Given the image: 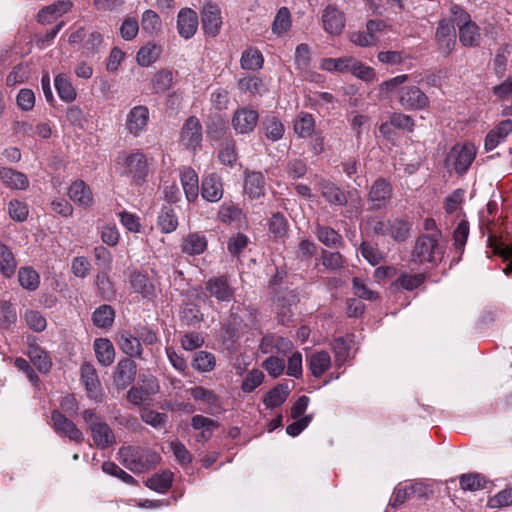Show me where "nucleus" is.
<instances>
[{"instance_id":"obj_61","label":"nucleus","mask_w":512,"mask_h":512,"mask_svg":"<svg viewBox=\"0 0 512 512\" xmlns=\"http://www.w3.org/2000/svg\"><path fill=\"white\" fill-rule=\"evenodd\" d=\"M262 367L271 377L277 378L283 373L285 362L279 357L270 356L262 363Z\"/></svg>"},{"instance_id":"obj_18","label":"nucleus","mask_w":512,"mask_h":512,"mask_svg":"<svg viewBox=\"0 0 512 512\" xmlns=\"http://www.w3.org/2000/svg\"><path fill=\"white\" fill-rule=\"evenodd\" d=\"M198 15L190 9H181L177 15V31L184 39L192 38L198 29Z\"/></svg>"},{"instance_id":"obj_43","label":"nucleus","mask_w":512,"mask_h":512,"mask_svg":"<svg viewBox=\"0 0 512 512\" xmlns=\"http://www.w3.org/2000/svg\"><path fill=\"white\" fill-rule=\"evenodd\" d=\"M157 225L163 233H172L177 229L178 219L175 212L172 209L164 207L157 219Z\"/></svg>"},{"instance_id":"obj_2","label":"nucleus","mask_w":512,"mask_h":512,"mask_svg":"<svg viewBox=\"0 0 512 512\" xmlns=\"http://www.w3.org/2000/svg\"><path fill=\"white\" fill-rule=\"evenodd\" d=\"M118 456L123 465L133 473H142L159 461V455L156 452L138 446L121 447Z\"/></svg>"},{"instance_id":"obj_14","label":"nucleus","mask_w":512,"mask_h":512,"mask_svg":"<svg viewBox=\"0 0 512 512\" xmlns=\"http://www.w3.org/2000/svg\"><path fill=\"white\" fill-rule=\"evenodd\" d=\"M435 39L439 45L440 51L444 55H449L456 43V31L454 25L447 19L440 20L436 29Z\"/></svg>"},{"instance_id":"obj_10","label":"nucleus","mask_w":512,"mask_h":512,"mask_svg":"<svg viewBox=\"0 0 512 512\" xmlns=\"http://www.w3.org/2000/svg\"><path fill=\"white\" fill-rule=\"evenodd\" d=\"M205 289L219 302H230L235 293V289L230 285L227 277L217 276L206 281Z\"/></svg>"},{"instance_id":"obj_52","label":"nucleus","mask_w":512,"mask_h":512,"mask_svg":"<svg viewBox=\"0 0 512 512\" xmlns=\"http://www.w3.org/2000/svg\"><path fill=\"white\" fill-rule=\"evenodd\" d=\"M460 486L463 490L477 491L486 487V479L478 473L464 474L460 477Z\"/></svg>"},{"instance_id":"obj_53","label":"nucleus","mask_w":512,"mask_h":512,"mask_svg":"<svg viewBox=\"0 0 512 512\" xmlns=\"http://www.w3.org/2000/svg\"><path fill=\"white\" fill-rule=\"evenodd\" d=\"M348 73H351L357 78L366 82H370L375 78L374 70L371 67L364 65L361 61L354 57H352V62L350 63Z\"/></svg>"},{"instance_id":"obj_51","label":"nucleus","mask_w":512,"mask_h":512,"mask_svg":"<svg viewBox=\"0 0 512 512\" xmlns=\"http://www.w3.org/2000/svg\"><path fill=\"white\" fill-rule=\"evenodd\" d=\"M20 285L28 290H35L39 286V275L30 267H23L18 273Z\"/></svg>"},{"instance_id":"obj_22","label":"nucleus","mask_w":512,"mask_h":512,"mask_svg":"<svg viewBox=\"0 0 512 512\" xmlns=\"http://www.w3.org/2000/svg\"><path fill=\"white\" fill-rule=\"evenodd\" d=\"M180 180L188 202H194L199 194V179L191 167H184L180 172Z\"/></svg>"},{"instance_id":"obj_25","label":"nucleus","mask_w":512,"mask_h":512,"mask_svg":"<svg viewBox=\"0 0 512 512\" xmlns=\"http://www.w3.org/2000/svg\"><path fill=\"white\" fill-rule=\"evenodd\" d=\"M81 378L85 385L88 397L97 399L100 396L101 388L97 372L93 365L84 363L81 367Z\"/></svg>"},{"instance_id":"obj_6","label":"nucleus","mask_w":512,"mask_h":512,"mask_svg":"<svg viewBox=\"0 0 512 512\" xmlns=\"http://www.w3.org/2000/svg\"><path fill=\"white\" fill-rule=\"evenodd\" d=\"M150 121V111L145 105L132 107L126 115L125 129L128 134L139 137L147 131Z\"/></svg>"},{"instance_id":"obj_8","label":"nucleus","mask_w":512,"mask_h":512,"mask_svg":"<svg viewBox=\"0 0 512 512\" xmlns=\"http://www.w3.org/2000/svg\"><path fill=\"white\" fill-rule=\"evenodd\" d=\"M393 189L385 179H377L368 194L369 209L378 211L385 209L392 198Z\"/></svg>"},{"instance_id":"obj_47","label":"nucleus","mask_w":512,"mask_h":512,"mask_svg":"<svg viewBox=\"0 0 512 512\" xmlns=\"http://www.w3.org/2000/svg\"><path fill=\"white\" fill-rule=\"evenodd\" d=\"M16 260L11 250L0 244V271L3 276L10 278L16 270Z\"/></svg>"},{"instance_id":"obj_62","label":"nucleus","mask_w":512,"mask_h":512,"mask_svg":"<svg viewBox=\"0 0 512 512\" xmlns=\"http://www.w3.org/2000/svg\"><path fill=\"white\" fill-rule=\"evenodd\" d=\"M141 419L143 422L154 428H160L165 425L167 415L164 413L145 409L141 413Z\"/></svg>"},{"instance_id":"obj_59","label":"nucleus","mask_w":512,"mask_h":512,"mask_svg":"<svg viewBox=\"0 0 512 512\" xmlns=\"http://www.w3.org/2000/svg\"><path fill=\"white\" fill-rule=\"evenodd\" d=\"M512 504V487L505 488L489 498L488 506L492 509L502 508Z\"/></svg>"},{"instance_id":"obj_39","label":"nucleus","mask_w":512,"mask_h":512,"mask_svg":"<svg viewBox=\"0 0 512 512\" xmlns=\"http://www.w3.org/2000/svg\"><path fill=\"white\" fill-rule=\"evenodd\" d=\"M292 26L291 14L287 7H281L273 20L272 33L277 36H282L287 33Z\"/></svg>"},{"instance_id":"obj_42","label":"nucleus","mask_w":512,"mask_h":512,"mask_svg":"<svg viewBox=\"0 0 512 512\" xmlns=\"http://www.w3.org/2000/svg\"><path fill=\"white\" fill-rule=\"evenodd\" d=\"M216 366L214 354L207 351H198L192 360V367L198 372H210Z\"/></svg>"},{"instance_id":"obj_21","label":"nucleus","mask_w":512,"mask_h":512,"mask_svg":"<svg viewBox=\"0 0 512 512\" xmlns=\"http://www.w3.org/2000/svg\"><path fill=\"white\" fill-rule=\"evenodd\" d=\"M207 245V238L204 234L192 232L183 237L181 251L189 256H197L205 252Z\"/></svg>"},{"instance_id":"obj_16","label":"nucleus","mask_w":512,"mask_h":512,"mask_svg":"<svg viewBox=\"0 0 512 512\" xmlns=\"http://www.w3.org/2000/svg\"><path fill=\"white\" fill-rule=\"evenodd\" d=\"M202 26L205 34L215 37L220 33L222 18L220 8L213 3L204 5L202 11Z\"/></svg>"},{"instance_id":"obj_45","label":"nucleus","mask_w":512,"mask_h":512,"mask_svg":"<svg viewBox=\"0 0 512 512\" xmlns=\"http://www.w3.org/2000/svg\"><path fill=\"white\" fill-rule=\"evenodd\" d=\"M173 84V73L169 70L158 71L151 80V90L154 93H164Z\"/></svg>"},{"instance_id":"obj_35","label":"nucleus","mask_w":512,"mask_h":512,"mask_svg":"<svg viewBox=\"0 0 512 512\" xmlns=\"http://www.w3.org/2000/svg\"><path fill=\"white\" fill-rule=\"evenodd\" d=\"M315 235L317 239L327 247L338 248L343 244L341 235L328 226L317 224L315 227Z\"/></svg>"},{"instance_id":"obj_46","label":"nucleus","mask_w":512,"mask_h":512,"mask_svg":"<svg viewBox=\"0 0 512 512\" xmlns=\"http://www.w3.org/2000/svg\"><path fill=\"white\" fill-rule=\"evenodd\" d=\"M289 395V389L286 385H277L271 389L264 397V405L267 408H275L285 402Z\"/></svg>"},{"instance_id":"obj_56","label":"nucleus","mask_w":512,"mask_h":512,"mask_svg":"<svg viewBox=\"0 0 512 512\" xmlns=\"http://www.w3.org/2000/svg\"><path fill=\"white\" fill-rule=\"evenodd\" d=\"M28 213V206L25 202L13 199L8 203V214L13 220L23 222L27 219Z\"/></svg>"},{"instance_id":"obj_40","label":"nucleus","mask_w":512,"mask_h":512,"mask_svg":"<svg viewBox=\"0 0 512 512\" xmlns=\"http://www.w3.org/2000/svg\"><path fill=\"white\" fill-rule=\"evenodd\" d=\"M142 30L149 36L158 35L162 29L159 15L153 10H145L141 18Z\"/></svg>"},{"instance_id":"obj_50","label":"nucleus","mask_w":512,"mask_h":512,"mask_svg":"<svg viewBox=\"0 0 512 512\" xmlns=\"http://www.w3.org/2000/svg\"><path fill=\"white\" fill-rule=\"evenodd\" d=\"M173 474L170 471H164L161 474L152 476L147 480V486L159 493L166 492L172 485Z\"/></svg>"},{"instance_id":"obj_12","label":"nucleus","mask_w":512,"mask_h":512,"mask_svg":"<svg viewBox=\"0 0 512 512\" xmlns=\"http://www.w3.org/2000/svg\"><path fill=\"white\" fill-rule=\"evenodd\" d=\"M259 119L256 110L249 108H240L234 112L232 117V126L239 134H248L254 130Z\"/></svg>"},{"instance_id":"obj_54","label":"nucleus","mask_w":512,"mask_h":512,"mask_svg":"<svg viewBox=\"0 0 512 512\" xmlns=\"http://www.w3.org/2000/svg\"><path fill=\"white\" fill-rule=\"evenodd\" d=\"M239 89L243 92L261 95L266 91L264 83L258 77L248 76L239 80Z\"/></svg>"},{"instance_id":"obj_64","label":"nucleus","mask_w":512,"mask_h":512,"mask_svg":"<svg viewBox=\"0 0 512 512\" xmlns=\"http://www.w3.org/2000/svg\"><path fill=\"white\" fill-rule=\"evenodd\" d=\"M103 44V36L98 31H92L85 37L83 48L86 54L97 53Z\"/></svg>"},{"instance_id":"obj_37","label":"nucleus","mask_w":512,"mask_h":512,"mask_svg":"<svg viewBox=\"0 0 512 512\" xmlns=\"http://www.w3.org/2000/svg\"><path fill=\"white\" fill-rule=\"evenodd\" d=\"M321 195L331 204L345 205L347 203L346 195L334 183L323 181L320 183Z\"/></svg>"},{"instance_id":"obj_28","label":"nucleus","mask_w":512,"mask_h":512,"mask_svg":"<svg viewBox=\"0 0 512 512\" xmlns=\"http://www.w3.org/2000/svg\"><path fill=\"white\" fill-rule=\"evenodd\" d=\"M0 180L7 187L16 190H24L29 185V180L24 173L7 167L0 169Z\"/></svg>"},{"instance_id":"obj_19","label":"nucleus","mask_w":512,"mask_h":512,"mask_svg":"<svg viewBox=\"0 0 512 512\" xmlns=\"http://www.w3.org/2000/svg\"><path fill=\"white\" fill-rule=\"evenodd\" d=\"M244 193L250 199H259L265 195L266 180L261 172L248 171L244 172Z\"/></svg>"},{"instance_id":"obj_49","label":"nucleus","mask_w":512,"mask_h":512,"mask_svg":"<svg viewBox=\"0 0 512 512\" xmlns=\"http://www.w3.org/2000/svg\"><path fill=\"white\" fill-rule=\"evenodd\" d=\"M114 310L109 305H102L98 307L93 315L92 320L95 326L100 328H106L112 325L114 321Z\"/></svg>"},{"instance_id":"obj_11","label":"nucleus","mask_w":512,"mask_h":512,"mask_svg":"<svg viewBox=\"0 0 512 512\" xmlns=\"http://www.w3.org/2000/svg\"><path fill=\"white\" fill-rule=\"evenodd\" d=\"M324 30L333 36L340 35L345 27V16L335 5H328L322 12Z\"/></svg>"},{"instance_id":"obj_57","label":"nucleus","mask_w":512,"mask_h":512,"mask_svg":"<svg viewBox=\"0 0 512 512\" xmlns=\"http://www.w3.org/2000/svg\"><path fill=\"white\" fill-rule=\"evenodd\" d=\"M24 319L27 326L35 332H41L47 326L44 316L35 310H27L24 314Z\"/></svg>"},{"instance_id":"obj_33","label":"nucleus","mask_w":512,"mask_h":512,"mask_svg":"<svg viewBox=\"0 0 512 512\" xmlns=\"http://www.w3.org/2000/svg\"><path fill=\"white\" fill-rule=\"evenodd\" d=\"M28 357L39 372L47 373L51 369L52 361L48 353L38 345H29Z\"/></svg>"},{"instance_id":"obj_30","label":"nucleus","mask_w":512,"mask_h":512,"mask_svg":"<svg viewBox=\"0 0 512 512\" xmlns=\"http://www.w3.org/2000/svg\"><path fill=\"white\" fill-rule=\"evenodd\" d=\"M94 351L98 362L103 366H109L115 358V350L110 340L98 338L94 341Z\"/></svg>"},{"instance_id":"obj_15","label":"nucleus","mask_w":512,"mask_h":512,"mask_svg":"<svg viewBox=\"0 0 512 512\" xmlns=\"http://www.w3.org/2000/svg\"><path fill=\"white\" fill-rule=\"evenodd\" d=\"M51 421L54 430L63 436L68 437L70 440L81 443L84 439L83 433L77 428V426L67 419L59 411H53Z\"/></svg>"},{"instance_id":"obj_55","label":"nucleus","mask_w":512,"mask_h":512,"mask_svg":"<svg viewBox=\"0 0 512 512\" xmlns=\"http://www.w3.org/2000/svg\"><path fill=\"white\" fill-rule=\"evenodd\" d=\"M264 377V373L261 370H251L242 382V391L245 393L253 392L257 387H259L263 383Z\"/></svg>"},{"instance_id":"obj_36","label":"nucleus","mask_w":512,"mask_h":512,"mask_svg":"<svg viewBox=\"0 0 512 512\" xmlns=\"http://www.w3.org/2000/svg\"><path fill=\"white\" fill-rule=\"evenodd\" d=\"M54 85L61 100L65 102H72L75 100L77 96L76 89L66 74H58L55 77Z\"/></svg>"},{"instance_id":"obj_31","label":"nucleus","mask_w":512,"mask_h":512,"mask_svg":"<svg viewBox=\"0 0 512 512\" xmlns=\"http://www.w3.org/2000/svg\"><path fill=\"white\" fill-rule=\"evenodd\" d=\"M68 194L72 201L84 207L89 206L93 200L90 188L82 180L73 182Z\"/></svg>"},{"instance_id":"obj_27","label":"nucleus","mask_w":512,"mask_h":512,"mask_svg":"<svg viewBox=\"0 0 512 512\" xmlns=\"http://www.w3.org/2000/svg\"><path fill=\"white\" fill-rule=\"evenodd\" d=\"M130 289L141 294L143 297L150 298L154 296L155 288L147 274L139 271H133L129 278Z\"/></svg>"},{"instance_id":"obj_17","label":"nucleus","mask_w":512,"mask_h":512,"mask_svg":"<svg viewBox=\"0 0 512 512\" xmlns=\"http://www.w3.org/2000/svg\"><path fill=\"white\" fill-rule=\"evenodd\" d=\"M355 347V337L348 334L333 340L331 348L335 356V366L340 368L344 363L353 356Z\"/></svg>"},{"instance_id":"obj_13","label":"nucleus","mask_w":512,"mask_h":512,"mask_svg":"<svg viewBox=\"0 0 512 512\" xmlns=\"http://www.w3.org/2000/svg\"><path fill=\"white\" fill-rule=\"evenodd\" d=\"M181 141L190 149H197L202 142V126L195 116L189 117L181 129Z\"/></svg>"},{"instance_id":"obj_1","label":"nucleus","mask_w":512,"mask_h":512,"mask_svg":"<svg viewBox=\"0 0 512 512\" xmlns=\"http://www.w3.org/2000/svg\"><path fill=\"white\" fill-rule=\"evenodd\" d=\"M445 251V245L441 233L435 231L432 234L420 235L412 251V261L417 263H436Z\"/></svg>"},{"instance_id":"obj_3","label":"nucleus","mask_w":512,"mask_h":512,"mask_svg":"<svg viewBox=\"0 0 512 512\" xmlns=\"http://www.w3.org/2000/svg\"><path fill=\"white\" fill-rule=\"evenodd\" d=\"M367 225L378 236H388L396 242H405L409 236L412 224L404 218L371 217Z\"/></svg>"},{"instance_id":"obj_38","label":"nucleus","mask_w":512,"mask_h":512,"mask_svg":"<svg viewBox=\"0 0 512 512\" xmlns=\"http://www.w3.org/2000/svg\"><path fill=\"white\" fill-rule=\"evenodd\" d=\"M351 62V56L339 58H323L320 61L319 67L321 70L331 73H348Z\"/></svg>"},{"instance_id":"obj_26","label":"nucleus","mask_w":512,"mask_h":512,"mask_svg":"<svg viewBox=\"0 0 512 512\" xmlns=\"http://www.w3.org/2000/svg\"><path fill=\"white\" fill-rule=\"evenodd\" d=\"M72 7V3L68 0L57 1L51 5L42 8L37 15L38 22L42 24L51 23L61 15L67 13Z\"/></svg>"},{"instance_id":"obj_60","label":"nucleus","mask_w":512,"mask_h":512,"mask_svg":"<svg viewBox=\"0 0 512 512\" xmlns=\"http://www.w3.org/2000/svg\"><path fill=\"white\" fill-rule=\"evenodd\" d=\"M139 32V23L137 19L133 17L124 18L121 26H120V35L126 40L130 41L134 39Z\"/></svg>"},{"instance_id":"obj_58","label":"nucleus","mask_w":512,"mask_h":512,"mask_svg":"<svg viewBox=\"0 0 512 512\" xmlns=\"http://www.w3.org/2000/svg\"><path fill=\"white\" fill-rule=\"evenodd\" d=\"M102 470L104 473L109 474L111 476L117 477L121 479L124 483L133 485L135 484V479L125 472L123 469H121L118 465H116L114 462L106 461L102 464Z\"/></svg>"},{"instance_id":"obj_7","label":"nucleus","mask_w":512,"mask_h":512,"mask_svg":"<svg viewBox=\"0 0 512 512\" xmlns=\"http://www.w3.org/2000/svg\"><path fill=\"white\" fill-rule=\"evenodd\" d=\"M398 101L405 110H421L428 106L429 99L417 86H403L398 91Z\"/></svg>"},{"instance_id":"obj_5","label":"nucleus","mask_w":512,"mask_h":512,"mask_svg":"<svg viewBox=\"0 0 512 512\" xmlns=\"http://www.w3.org/2000/svg\"><path fill=\"white\" fill-rule=\"evenodd\" d=\"M82 416L91 431L92 439L97 448L103 450L116 443L113 430L93 410H85Z\"/></svg>"},{"instance_id":"obj_44","label":"nucleus","mask_w":512,"mask_h":512,"mask_svg":"<svg viewBox=\"0 0 512 512\" xmlns=\"http://www.w3.org/2000/svg\"><path fill=\"white\" fill-rule=\"evenodd\" d=\"M459 40L464 46H475L480 41L479 27L475 22L461 25L459 29Z\"/></svg>"},{"instance_id":"obj_29","label":"nucleus","mask_w":512,"mask_h":512,"mask_svg":"<svg viewBox=\"0 0 512 512\" xmlns=\"http://www.w3.org/2000/svg\"><path fill=\"white\" fill-rule=\"evenodd\" d=\"M162 50L161 45L155 42H148L137 51L136 61L142 67H149L158 60Z\"/></svg>"},{"instance_id":"obj_34","label":"nucleus","mask_w":512,"mask_h":512,"mask_svg":"<svg viewBox=\"0 0 512 512\" xmlns=\"http://www.w3.org/2000/svg\"><path fill=\"white\" fill-rule=\"evenodd\" d=\"M119 348L130 357H139L142 354V347L139 339L130 332L123 331L119 334Z\"/></svg>"},{"instance_id":"obj_20","label":"nucleus","mask_w":512,"mask_h":512,"mask_svg":"<svg viewBox=\"0 0 512 512\" xmlns=\"http://www.w3.org/2000/svg\"><path fill=\"white\" fill-rule=\"evenodd\" d=\"M201 195L208 202H218L223 196V185L219 175L210 173L201 184Z\"/></svg>"},{"instance_id":"obj_48","label":"nucleus","mask_w":512,"mask_h":512,"mask_svg":"<svg viewBox=\"0 0 512 512\" xmlns=\"http://www.w3.org/2000/svg\"><path fill=\"white\" fill-rule=\"evenodd\" d=\"M263 56L261 52L254 48H249L242 53L240 63L245 70H257L263 66Z\"/></svg>"},{"instance_id":"obj_41","label":"nucleus","mask_w":512,"mask_h":512,"mask_svg":"<svg viewBox=\"0 0 512 512\" xmlns=\"http://www.w3.org/2000/svg\"><path fill=\"white\" fill-rule=\"evenodd\" d=\"M315 121L311 114L301 112L294 122L295 133L302 138H308L314 131Z\"/></svg>"},{"instance_id":"obj_23","label":"nucleus","mask_w":512,"mask_h":512,"mask_svg":"<svg viewBox=\"0 0 512 512\" xmlns=\"http://www.w3.org/2000/svg\"><path fill=\"white\" fill-rule=\"evenodd\" d=\"M306 362L311 374L316 378L321 377L332 364L330 354L324 350L310 354L307 356Z\"/></svg>"},{"instance_id":"obj_4","label":"nucleus","mask_w":512,"mask_h":512,"mask_svg":"<svg viewBox=\"0 0 512 512\" xmlns=\"http://www.w3.org/2000/svg\"><path fill=\"white\" fill-rule=\"evenodd\" d=\"M148 159L139 150L123 153L118 156L116 167L121 175L132 179L135 184H141L148 175Z\"/></svg>"},{"instance_id":"obj_9","label":"nucleus","mask_w":512,"mask_h":512,"mask_svg":"<svg viewBox=\"0 0 512 512\" xmlns=\"http://www.w3.org/2000/svg\"><path fill=\"white\" fill-rule=\"evenodd\" d=\"M476 156V148L471 143L454 146L448 156L453 161L454 169L458 174L465 173Z\"/></svg>"},{"instance_id":"obj_32","label":"nucleus","mask_w":512,"mask_h":512,"mask_svg":"<svg viewBox=\"0 0 512 512\" xmlns=\"http://www.w3.org/2000/svg\"><path fill=\"white\" fill-rule=\"evenodd\" d=\"M262 129L265 137L272 142L280 140L285 132L283 123L273 115H269L263 118Z\"/></svg>"},{"instance_id":"obj_63","label":"nucleus","mask_w":512,"mask_h":512,"mask_svg":"<svg viewBox=\"0 0 512 512\" xmlns=\"http://www.w3.org/2000/svg\"><path fill=\"white\" fill-rule=\"evenodd\" d=\"M218 158L224 165L233 166L237 160V154L235 150V142L229 140L225 143L223 148L219 151Z\"/></svg>"},{"instance_id":"obj_24","label":"nucleus","mask_w":512,"mask_h":512,"mask_svg":"<svg viewBox=\"0 0 512 512\" xmlns=\"http://www.w3.org/2000/svg\"><path fill=\"white\" fill-rule=\"evenodd\" d=\"M136 376V364L131 359L120 360L114 375V382L119 388L130 385Z\"/></svg>"}]
</instances>
